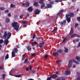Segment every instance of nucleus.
<instances>
[{
	"label": "nucleus",
	"instance_id": "obj_1",
	"mask_svg": "<svg viewBox=\"0 0 80 80\" xmlns=\"http://www.w3.org/2000/svg\"><path fill=\"white\" fill-rule=\"evenodd\" d=\"M12 25L13 27H14V30H15L16 31L18 30L19 26L18 25V22H14V23H12Z\"/></svg>",
	"mask_w": 80,
	"mask_h": 80
},
{
	"label": "nucleus",
	"instance_id": "obj_2",
	"mask_svg": "<svg viewBox=\"0 0 80 80\" xmlns=\"http://www.w3.org/2000/svg\"><path fill=\"white\" fill-rule=\"evenodd\" d=\"M8 35V37H11V33L8 32L7 34V31H5L4 32V35H3L4 37L6 38Z\"/></svg>",
	"mask_w": 80,
	"mask_h": 80
},
{
	"label": "nucleus",
	"instance_id": "obj_3",
	"mask_svg": "<svg viewBox=\"0 0 80 80\" xmlns=\"http://www.w3.org/2000/svg\"><path fill=\"white\" fill-rule=\"evenodd\" d=\"M53 7V6L51 4H47V6L45 7L44 8L47 9V8H51Z\"/></svg>",
	"mask_w": 80,
	"mask_h": 80
},
{
	"label": "nucleus",
	"instance_id": "obj_4",
	"mask_svg": "<svg viewBox=\"0 0 80 80\" xmlns=\"http://www.w3.org/2000/svg\"><path fill=\"white\" fill-rule=\"evenodd\" d=\"M66 20H67L68 23H70V22L71 20V18L69 17V16H68V15H66Z\"/></svg>",
	"mask_w": 80,
	"mask_h": 80
},
{
	"label": "nucleus",
	"instance_id": "obj_5",
	"mask_svg": "<svg viewBox=\"0 0 80 80\" xmlns=\"http://www.w3.org/2000/svg\"><path fill=\"white\" fill-rule=\"evenodd\" d=\"M72 62H73L72 60H70L69 61V63L68 64L69 68H71V67H72V65L73 64Z\"/></svg>",
	"mask_w": 80,
	"mask_h": 80
},
{
	"label": "nucleus",
	"instance_id": "obj_6",
	"mask_svg": "<svg viewBox=\"0 0 80 80\" xmlns=\"http://www.w3.org/2000/svg\"><path fill=\"white\" fill-rule=\"evenodd\" d=\"M63 11L64 10L63 9H62L59 11V12L58 13L57 15H59L60 17H62V12H63Z\"/></svg>",
	"mask_w": 80,
	"mask_h": 80
},
{
	"label": "nucleus",
	"instance_id": "obj_7",
	"mask_svg": "<svg viewBox=\"0 0 80 80\" xmlns=\"http://www.w3.org/2000/svg\"><path fill=\"white\" fill-rule=\"evenodd\" d=\"M41 12V11H40V10L37 9L34 11V14H35V15H38L40 14V12Z\"/></svg>",
	"mask_w": 80,
	"mask_h": 80
},
{
	"label": "nucleus",
	"instance_id": "obj_8",
	"mask_svg": "<svg viewBox=\"0 0 80 80\" xmlns=\"http://www.w3.org/2000/svg\"><path fill=\"white\" fill-rule=\"evenodd\" d=\"M66 15L71 18H72V17H73L75 16V14H74L73 12H71L70 14H66Z\"/></svg>",
	"mask_w": 80,
	"mask_h": 80
},
{
	"label": "nucleus",
	"instance_id": "obj_9",
	"mask_svg": "<svg viewBox=\"0 0 80 80\" xmlns=\"http://www.w3.org/2000/svg\"><path fill=\"white\" fill-rule=\"evenodd\" d=\"M50 78L52 79H55L57 78V75L56 74H54L50 76Z\"/></svg>",
	"mask_w": 80,
	"mask_h": 80
},
{
	"label": "nucleus",
	"instance_id": "obj_10",
	"mask_svg": "<svg viewBox=\"0 0 80 80\" xmlns=\"http://www.w3.org/2000/svg\"><path fill=\"white\" fill-rule=\"evenodd\" d=\"M27 10L29 12H32L33 11V7L32 6H31L29 8H28Z\"/></svg>",
	"mask_w": 80,
	"mask_h": 80
},
{
	"label": "nucleus",
	"instance_id": "obj_11",
	"mask_svg": "<svg viewBox=\"0 0 80 80\" xmlns=\"http://www.w3.org/2000/svg\"><path fill=\"white\" fill-rule=\"evenodd\" d=\"M65 75H69L70 74V71L69 70H66L65 71Z\"/></svg>",
	"mask_w": 80,
	"mask_h": 80
},
{
	"label": "nucleus",
	"instance_id": "obj_12",
	"mask_svg": "<svg viewBox=\"0 0 80 80\" xmlns=\"http://www.w3.org/2000/svg\"><path fill=\"white\" fill-rule=\"evenodd\" d=\"M66 24V20H64L63 22H60V25H61V27H62L63 25H65Z\"/></svg>",
	"mask_w": 80,
	"mask_h": 80
},
{
	"label": "nucleus",
	"instance_id": "obj_13",
	"mask_svg": "<svg viewBox=\"0 0 80 80\" xmlns=\"http://www.w3.org/2000/svg\"><path fill=\"white\" fill-rule=\"evenodd\" d=\"M80 37V36L79 35H77V34H74L72 35L71 37V38H73V37Z\"/></svg>",
	"mask_w": 80,
	"mask_h": 80
},
{
	"label": "nucleus",
	"instance_id": "obj_14",
	"mask_svg": "<svg viewBox=\"0 0 80 80\" xmlns=\"http://www.w3.org/2000/svg\"><path fill=\"white\" fill-rule=\"evenodd\" d=\"M44 44H45L44 42H42L40 43L39 45V47H40V48H42V47H43V45H44Z\"/></svg>",
	"mask_w": 80,
	"mask_h": 80
},
{
	"label": "nucleus",
	"instance_id": "obj_15",
	"mask_svg": "<svg viewBox=\"0 0 80 80\" xmlns=\"http://www.w3.org/2000/svg\"><path fill=\"white\" fill-rule=\"evenodd\" d=\"M53 56H55V57H58L59 55L58 53L57 52H53Z\"/></svg>",
	"mask_w": 80,
	"mask_h": 80
},
{
	"label": "nucleus",
	"instance_id": "obj_16",
	"mask_svg": "<svg viewBox=\"0 0 80 80\" xmlns=\"http://www.w3.org/2000/svg\"><path fill=\"white\" fill-rule=\"evenodd\" d=\"M57 80H66L65 78L62 77H59L57 78Z\"/></svg>",
	"mask_w": 80,
	"mask_h": 80
},
{
	"label": "nucleus",
	"instance_id": "obj_17",
	"mask_svg": "<svg viewBox=\"0 0 80 80\" xmlns=\"http://www.w3.org/2000/svg\"><path fill=\"white\" fill-rule=\"evenodd\" d=\"M73 33V28H71L69 34L71 35H72Z\"/></svg>",
	"mask_w": 80,
	"mask_h": 80
},
{
	"label": "nucleus",
	"instance_id": "obj_18",
	"mask_svg": "<svg viewBox=\"0 0 80 80\" xmlns=\"http://www.w3.org/2000/svg\"><path fill=\"white\" fill-rule=\"evenodd\" d=\"M45 7V2H44L42 3V4H41L40 8L42 9L43 8Z\"/></svg>",
	"mask_w": 80,
	"mask_h": 80
},
{
	"label": "nucleus",
	"instance_id": "obj_19",
	"mask_svg": "<svg viewBox=\"0 0 80 80\" xmlns=\"http://www.w3.org/2000/svg\"><path fill=\"white\" fill-rule=\"evenodd\" d=\"M9 43L8 40H5L4 42V44H5L6 45H7V44Z\"/></svg>",
	"mask_w": 80,
	"mask_h": 80
},
{
	"label": "nucleus",
	"instance_id": "obj_20",
	"mask_svg": "<svg viewBox=\"0 0 80 80\" xmlns=\"http://www.w3.org/2000/svg\"><path fill=\"white\" fill-rule=\"evenodd\" d=\"M27 49L28 51H31L32 50V48H31V46H27Z\"/></svg>",
	"mask_w": 80,
	"mask_h": 80
},
{
	"label": "nucleus",
	"instance_id": "obj_21",
	"mask_svg": "<svg viewBox=\"0 0 80 80\" xmlns=\"http://www.w3.org/2000/svg\"><path fill=\"white\" fill-rule=\"evenodd\" d=\"M72 61L73 62L77 64V65L79 64V62H78L77 61H76L75 59H72Z\"/></svg>",
	"mask_w": 80,
	"mask_h": 80
},
{
	"label": "nucleus",
	"instance_id": "obj_22",
	"mask_svg": "<svg viewBox=\"0 0 80 80\" xmlns=\"http://www.w3.org/2000/svg\"><path fill=\"white\" fill-rule=\"evenodd\" d=\"M16 55V54H15V52L14 51H12V57L11 58H13V57H15Z\"/></svg>",
	"mask_w": 80,
	"mask_h": 80
},
{
	"label": "nucleus",
	"instance_id": "obj_23",
	"mask_svg": "<svg viewBox=\"0 0 80 80\" xmlns=\"http://www.w3.org/2000/svg\"><path fill=\"white\" fill-rule=\"evenodd\" d=\"M37 42L36 41L33 42L32 43V45H33V46H35V45H37Z\"/></svg>",
	"mask_w": 80,
	"mask_h": 80
},
{
	"label": "nucleus",
	"instance_id": "obj_24",
	"mask_svg": "<svg viewBox=\"0 0 80 80\" xmlns=\"http://www.w3.org/2000/svg\"><path fill=\"white\" fill-rule=\"evenodd\" d=\"M33 5L35 6V7H38V3L37 2H35L33 4Z\"/></svg>",
	"mask_w": 80,
	"mask_h": 80
},
{
	"label": "nucleus",
	"instance_id": "obj_25",
	"mask_svg": "<svg viewBox=\"0 0 80 80\" xmlns=\"http://www.w3.org/2000/svg\"><path fill=\"white\" fill-rule=\"evenodd\" d=\"M64 52L65 53H67V52H68V48L65 47L64 48Z\"/></svg>",
	"mask_w": 80,
	"mask_h": 80
},
{
	"label": "nucleus",
	"instance_id": "obj_26",
	"mask_svg": "<svg viewBox=\"0 0 80 80\" xmlns=\"http://www.w3.org/2000/svg\"><path fill=\"white\" fill-rule=\"evenodd\" d=\"M66 0H55L56 2H62V1H65Z\"/></svg>",
	"mask_w": 80,
	"mask_h": 80
},
{
	"label": "nucleus",
	"instance_id": "obj_27",
	"mask_svg": "<svg viewBox=\"0 0 80 80\" xmlns=\"http://www.w3.org/2000/svg\"><path fill=\"white\" fill-rule=\"evenodd\" d=\"M57 52L58 53H61L62 52V51L61 49H58L57 50Z\"/></svg>",
	"mask_w": 80,
	"mask_h": 80
},
{
	"label": "nucleus",
	"instance_id": "obj_28",
	"mask_svg": "<svg viewBox=\"0 0 80 80\" xmlns=\"http://www.w3.org/2000/svg\"><path fill=\"white\" fill-rule=\"evenodd\" d=\"M76 59L77 61H78V62H80V58L78 57V56H77L76 57Z\"/></svg>",
	"mask_w": 80,
	"mask_h": 80
},
{
	"label": "nucleus",
	"instance_id": "obj_29",
	"mask_svg": "<svg viewBox=\"0 0 80 80\" xmlns=\"http://www.w3.org/2000/svg\"><path fill=\"white\" fill-rule=\"evenodd\" d=\"M49 3L51 5H54V3H55V2L54 1H52L49 2Z\"/></svg>",
	"mask_w": 80,
	"mask_h": 80
},
{
	"label": "nucleus",
	"instance_id": "obj_30",
	"mask_svg": "<svg viewBox=\"0 0 80 80\" xmlns=\"http://www.w3.org/2000/svg\"><path fill=\"white\" fill-rule=\"evenodd\" d=\"M9 57V55L8 54H7L5 57V60H7L8 59Z\"/></svg>",
	"mask_w": 80,
	"mask_h": 80
},
{
	"label": "nucleus",
	"instance_id": "obj_31",
	"mask_svg": "<svg viewBox=\"0 0 80 80\" xmlns=\"http://www.w3.org/2000/svg\"><path fill=\"white\" fill-rule=\"evenodd\" d=\"M13 70H11L10 71L9 73V74L10 75H12L13 74Z\"/></svg>",
	"mask_w": 80,
	"mask_h": 80
},
{
	"label": "nucleus",
	"instance_id": "obj_32",
	"mask_svg": "<svg viewBox=\"0 0 80 80\" xmlns=\"http://www.w3.org/2000/svg\"><path fill=\"white\" fill-rule=\"evenodd\" d=\"M14 51L16 53H17L18 52V49H17V48H15L14 49Z\"/></svg>",
	"mask_w": 80,
	"mask_h": 80
},
{
	"label": "nucleus",
	"instance_id": "obj_33",
	"mask_svg": "<svg viewBox=\"0 0 80 80\" xmlns=\"http://www.w3.org/2000/svg\"><path fill=\"white\" fill-rule=\"evenodd\" d=\"M43 3H44L43 2V0H40L39 2V3H40V4H42Z\"/></svg>",
	"mask_w": 80,
	"mask_h": 80
},
{
	"label": "nucleus",
	"instance_id": "obj_34",
	"mask_svg": "<svg viewBox=\"0 0 80 80\" xmlns=\"http://www.w3.org/2000/svg\"><path fill=\"white\" fill-rule=\"evenodd\" d=\"M10 7L11 8H15V5L11 4L10 5Z\"/></svg>",
	"mask_w": 80,
	"mask_h": 80
},
{
	"label": "nucleus",
	"instance_id": "obj_35",
	"mask_svg": "<svg viewBox=\"0 0 80 80\" xmlns=\"http://www.w3.org/2000/svg\"><path fill=\"white\" fill-rule=\"evenodd\" d=\"M66 40H67V38H65L63 40V41H62V43H65V41H66Z\"/></svg>",
	"mask_w": 80,
	"mask_h": 80
},
{
	"label": "nucleus",
	"instance_id": "obj_36",
	"mask_svg": "<svg viewBox=\"0 0 80 80\" xmlns=\"http://www.w3.org/2000/svg\"><path fill=\"white\" fill-rule=\"evenodd\" d=\"M29 5H30V3L29 2H26V7H29Z\"/></svg>",
	"mask_w": 80,
	"mask_h": 80
},
{
	"label": "nucleus",
	"instance_id": "obj_37",
	"mask_svg": "<svg viewBox=\"0 0 80 80\" xmlns=\"http://www.w3.org/2000/svg\"><path fill=\"white\" fill-rule=\"evenodd\" d=\"M10 22V19H9L8 18H7L6 20V22L8 23V22Z\"/></svg>",
	"mask_w": 80,
	"mask_h": 80
},
{
	"label": "nucleus",
	"instance_id": "obj_38",
	"mask_svg": "<svg viewBox=\"0 0 80 80\" xmlns=\"http://www.w3.org/2000/svg\"><path fill=\"white\" fill-rule=\"evenodd\" d=\"M0 70H4V67L3 66H0Z\"/></svg>",
	"mask_w": 80,
	"mask_h": 80
},
{
	"label": "nucleus",
	"instance_id": "obj_39",
	"mask_svg": "<svg viewBox=\"0 0 80 80\" xmlns=\"http://www.w3.org/2000/svg\"><path fill=\"white\" fill-rule=\"evenodd\" d=\"M6 76V75H5V74H2V78L3 79H5V78Z\"/></svg>",
	"mask_w": 80,
	"mask_h": 80
},
{
	"label": "nucleus",
	"instance_id": "obj_40",
	"mask_svg": "<svg viewBox=\"0 0 80 80\" xmlns=\"http://www.w3.org/2000/svg\"><path fill=\"white\" fill-rule=\"evenodd\" d=\"M23 23L24 25H27V21H24L23 22Z\"/></svg>",
	"mask_w": 80,
	"mask_h": 80
},
{
	"label": "nucleus",
	"instance_id": "obj_41",
	"mask_svg": "<svg viewBox=\"0 0 80 80\" xmlns=\"http://www.w3.org/2000/svg\"><path fill=\"white\" fill-rule=\"evenodd\" d=\"M24 61V63H27V62L28 61V59L27 58L26 59H25Z\"/></svg>",
	"mask_w": 80,
	"mask_h": 80
},
{
	"label": "nucleus",
	"instance_id": "obj_42",
	"mask_svg": "<svg viewBox=\"0 0 80 80\" xmlns=\"http://www.w3.org/2000/svg\"><path fill=\"white\" fill-rule=\"evenodd\" d=\"M3 42H4V41H3V39H2L0 40V43H1V44H2V43H3Z\"/></svg>",
	"mask_w": 80,
	"mask_h": 80
},
{
	"label": "nucleus",
	"instance_id": "obj_43",
	"mask_svg": "<svg viewBox=\"0 0 80 80\" xmlns=\"http://www.w3.org/2000/svg\"><path fill=\"white\" fill-rule=\"evenodd\" d=\"M48 55H44V58H45V59L47 60V58L48 57Z\"/></svg>",
	"mask_w": 80,
	"mask_h": 80
},
{
	"label": "nucleus",
	"instance_id": "obj_44",
	"mask_svg": "<svg viewBox=\"0 0 80 80\" xmlns=\"http://www.w3.org/2000/svg\"><path fill=\"white\" fill-rule=\"evenodd\" d=\"M23 14H21L19 17L20 18H23Z\"/></svg>",
	"mask_w": 80,
	"mask_h": 80
},
{
	"label": "nucleus",
	"instance_id": "obj_45",
	"mask_svg": "<svg viewBox=\"0 0 80 80\" xmlns=\"http://www.w3.org/2000/svg\"><path fill=\"white\" fill-rule=\"evenodd\" d=\"M78 25H78V24L76 23L75 24V28H77V27L78 26Z\"/></svg>",
	"mask_w": 80,
	"mask_h": 80
},
{
	"label": "nucleus",
	"instance_id": "obj_46",
	"mask_svg": "<svg viewBox=\"0 0 80 80\" xmlns=\"http://www.w3.org/2000/svg\"><path fill=\"white\" fill-rule=\"evenodd\" d=\"M0 9L1 10H5V8L4 7H1Z\"/></svg>",
	"mask_w": 80,
	"mask_h": 80
},
{
	"label": "nucleus",
	"instance_id": "obj_47",
	"mask_svg": "<svg viewBox=\"0 0 80 80\" xmlns=\"http://www.w3.org/2000/svg\"><path fill=\"white\" fill-rule=\"evenodd\" d=\"M62 62L61 60H60L59 61H57L56 62V63H57V64H59V63H60V62Z\"/></svg>",
	"mask_w": 80,
	"mask_h": 80
},
{
	"label": "nucleus",
	"instance_id": "obj_48",
	"mask_svg": "<svg viewBox=\"0 0 80 80\" xmlns=\"http://www.w3.org/2000/svg\"><path fill=\"white\" fill-rule=\"evenodd\" d=\"M16 77H21V75H16L15 76Z\"/></svg>",
	"mask_w": 80,
	"mask_h": 80
},
{
	"label": "nucleus",
	"instance_id": "obj_49",
	"mask_svg": "<svg viewBox=\"0 0 80 80\" xmlns=\"http://www.w3.org/2000/svg\"><path fill=\"white\" fill-rule=\"evenodd\" d=\"M77 20L78 22H80V17H78L77 18Z\"/></svg>",
	"mask_w": 80,
	"mask_h": 80
},
{
	"label": "nucleus",
	"instance_id": "obj_50",
	"mask_svg": "<svg viewBox=\"0 0 80 80\" xmlns=\"http://www.w3.org/2000/svg\"><path fill=\"white\" fill-rule=\"evenodd\" d=\"M8 16L9 17H11V14L10 13H8Z\"/></svg>",
	"mask_w": 80,
	"mask_h": 80
},
{
	"label": "nucleus",
	"instance_id": "obj_51",
	"mask_svg": "<svg viewBox=\"0 0 80 80\" xmlns=\"http://www.w3.org/2000/svg\"><path fill=\"white\" fill-rule=\"evenodd\" d=\"M58 30V28L54 29L52 31V32H55V31H56V30Z\"/></svg>",
	"mask_w": 80,
	"mask_h": 80
},
{
	"label": "nucleus",
	"instance_id": "obj_52",
	"mask_svg": "<svg viewBox=\"0 0 80 80\" xmlns=\"http://www.w3.org/2000/svg\"><path fill=\"white\" fill-rule=\"evenodd\" d=\"M5 12H6V13H8V12H9V11H8V10H6L5 11Z\"/></svg>",
	"mask_w": 80,
	"mask_h": 80
},
{
	"label": "nucleus",
	"instance_id": "obj_53",
	"mask_svg": "<svg viewBox=\"0 0 80 80\" xmlns=\"http://www.w3.org/2000/svg\"><path fill=\"white\" fill-rule=\"evenodd\" d=\"M79 40H80L78 38L76 39V41L77 42H78V41H79Z\"/></svg>",
	"mask_w": 80,
	"mask_h": 80
},
{
	"label": "nucleus",
	"instance_id": "obj_54",
	"mask_svg": "<svg viewBox=\"0 0 80 80\" xmlns=\"http://www.w3.org/2000/svg\"><path fill=\"white\" fill-rule=\"evenodd\" d=\"M72 42H73L74 43H75V42H76V40L74 39L73 40Z\"/></svg>",
	"mask_w": 80,
	"mask_h": 80
},
{
	"label": "nucleus",
	"instance_id": "obj_55",
	"mask_svg": "<svg viewBox=\"0 0 80 80\" xmlns=\"http://www.w3.org/2000/svg\"><path fill=\"white\" fill-rule=\"evenodd\" d=\"M25 5H26V3H22V6H23L24 7Z\"/></svg>",
	"mask_w": 80,
	"mask_h": 80
},
{
	"label": "nucleus",
	"instance_id": "obj_56",
	"mask_svg": "<svg viewBox=\"0 0 80 80\" xmlns=\"http://www.w3.org/2000/svg\"><path fill=\"white\" fill-rule=\"evenodd\" d=\"M34 56H35V53L32 54L31 55V57H34Z\"/></svg>",
	"mask_w": 80,
	"mask_h": 80
},
{
	"label": "nucleus",
	"instance_id": "obj_57",
	"mask_svg": "<svg viewBox=\"0 0 80 80\" xmlns=\"http://www.w3.org/2000/svg\"><path fill=\"white\" fill-rule=\"evenodd\" d=\"M36 37V36H35V35H33V36L32 37V39H34V38H35Z\"/></svg>",
	"mask_w": 80,
	"mask_h": 80
},
{
	"label": "nucleus",
	"instance_id": "obj_58",
	"mask_svg": "<svg viewBox=\"0 0 80 80\" xmlns=\"http://www.w3.org/2000/svg\"><path fill=\"white\" fill-rule=\"evenodd\" d=\"M32 73H35L36 72V71L35 70L32 71Z\"/></svg>",
	"mask_w": 80,
	"mask_h": 80
},
{
	"label": "nucleus",
	"instance_id": "obj_59",
	"mask_svg": "<svg viewBox=\"0 0 80 80\" xmlns=\"http://www.w3.org/2000/svg\"><path fill=\"white\" fill-rule=\"evenodd\" d=\"M77 80H80V77H78L77 78Z\"/></svg>",
	"mask_w": 80,
	"mask_h": 80
},
{
	"label": "nucleus",
	"instance_id": "obj_60",
	"mask_svg": "<svg viewBox=\"0 0 80 80\" xmlns=\"http://www.w3.org/2000/svg\"><path fill=\"white\" fill-rule=\"evenodd\" d=\"M26 71H28V70H29V68H28V67L26 69Z\"/></svg>",
	"mask_w": 80,
	"mask_h": 80
},
{
	"label": "nucleus",
	"instance_id": "obj_61",
	"mask_svg": "<svg viewBox=\"0 0 80 80\" xmlns=\"http://www.w3.org/2000/svg\"><path fill=\"white\" fill-rule=\"evenodd\" d=\"M75 67H76V65L75 64H73V68H75Z\"/></svg>",
	"mask_w": 80,
	"mask_h": 80
},
{
	"label": "nucleus",
	"instance_id": "obj_62",
	"mask_svg": "<svg viewBox=\"0 0 80 80\" xmlns=\"http://www.w3.org/2000/svg\"><path fill=\"white\" fill-rule=\"evenodd\" d=\"M77 75H78V76H79V75H80V72H77Z\"/></svg>",
	"mask_w": 80,
	"mask_h": 80
},
{
	"label": "nucleus",
	"instance_id": "obj_63",
	"mask_svg": "<svg viewBox=\"0 0 80 80\" xmlns=\"http://www.w3.org/2000/svg\"><path fill=\"white\" fill-rule=\"evenodd\" d=\"M59 71L56 72V73L57 74H58L59 73Z\"/></svg>",
	"mask_w": 80,
	"mask_h": 80
},
{
	"label": "nucleus",
	"instance_id": "obj_64",
	"mask_svg": "<svg viewBox=\"0 0 80 80\" xmlns=\"http://www.w3.org/2000/svg\"><path fill=\"white\" fill-rule=\"evenodd\" d=\"M78 47H80V42H79V44H78Z\"/></svg>",
	"mask_w": 80,
	"mask_h": 80
}]
</instances>
